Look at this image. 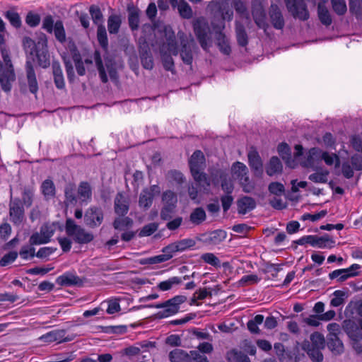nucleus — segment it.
I'll return each mask as SVG.
<instances>
[{
  "mask_svg": "<svg viewBox=\"0 0 362 362\" xmlns=\"http://www.w3.org/2000/svg\"><path fill=\"white\" fill-rule=\"evenodd\" d=\"M177 36L181 45V59L185 64L191 66L193 62L194 51L197 49L195 41L191 35H187L183 32H178Z\"/></svg>",
  "mask_w": 362,
  "mask_h": 362,
  "instance_id": "nucleus-5",
  "label": "nucleus"
},
{
  "mask_svg": "<svg viewBox=\"0 0 362 362\" xmlns=\"http://www.w3.org/2000/svg\"><path fill=\"white\" fill-rule=\"evenodd\" d=\"M170 362H192V354H188L182 349H175L170 352Z\"/></svg>",
  "mask_w": 362,
  "mask_h": 362,
  "instance_id": "nucleus-29",
  "label": "nucleus"
},
{
  "mask_svg": "<svg viewBox=\"0 0 362 362\" xmlns=\"http://www.w3.org/2000/svg\"><path fill=\"white\" fill-rule=\"evenodd\" d=\"M310 346L311 347H316L324 349L325 345V340L324 336L318 332H315L310 335Z\"/></svg>",
  "mask_w": 362,
  "mask_h": 362,
  "instance_id": "nucleus-55",
  "label": "nucleus"
},
{
  "mask_svg": "<svg viewBox=\"0 0 362 362\" xmlns=\"http://www.w3.org/2000/svg\"><path fill=\"white\" fill-rule=\"evenodd\" d=\"M78 198L81 202H88L91 199L92 189L88 182H80L78 187Z\"/></svg>",
  "mask_w": 362,
  "mask_h": 362,
  "instance_id": "nucleus-28",
  "label": "nucleus"
},
{
  "mask_svg": "<svg viewBox=\"0 0 362 362\" xmlns=\"http://www.w3.org/2000/svg\"><path fill=\"white\" fill-rule=\"evenodd\" d=\"M66 235L78 244H88L90 243L94 235L85 228L76 223L72 218H67L65 223Z\"/></svg>",
  "mask_w": 362,
  "mask_h": 362,
  "instance_id": "nucleus-3",
  "label": "nucleus"
},
{
  "mask_svg": "<svg viewBox=\"0 0 362 362\" xmlns=\"http://www.w3.org/2000/svg\"><path fill=\"white\" fill-rule=\"evenodd\" d=\"M56 283L62 286H78L83 284L79 276L72 272H65L58 276Z\"/></svg>",
  "mask_w": 362,
  "mask_h": 362,
  "instance_id": "nucleus-20",
  "label": "nucleus"
},
{
  "mask_svg": "<svg viewBox=\"0 0 362 362\" xmlns=\"http://www.w3.org/2000/svg\"><path fill=\"white\" fill-rule=\"evenodd\" d=\"M342 327L351 340L362 339V320L358 325L351 320H345Z\"/></svg>",
  "mask_w": 362,
  "mask_h": 362,
  "instance_id": "nucleus-15",
  "label": "nucleus"
},
{
  "mask_svg": "<svg viewBox=\"0 0 362 362\" xmlns=\"http://www.w3.org/2000/svg\"><path fill=\"white\" fill-rule=\"evenodd\" d=\"M97 39L102 48L107 50L108 47V39L106 28L104 25H99V26H98Z\"/></svg>",
  "mask_w": 362,
  "mask_h": 362,
  "instance_id": "nucleus-45",
  "label": "nucleus"
},
{
  "mask_svg": "<svg viewBox=\"0 0 362 362\" xmlns=\"http://www.w3.org/2000/svg\"><path fill=\"white\" fill-rule=\"evenodd\" d=\"M201 259L205 262L215 267H221V262L219 259L211 252L204 253L201 256Z\"/></svg>",
  "mask_w": 362,
  "mask_h": 362,
  "instance_id": "nucleus-59",
  "label": "nucleus"
},
{
  "mask_svg": "<svg viewBox=\"0 0 362 362\" xmlns=\"http://www.w3.org/2000/svg\"><path fill=\"white\" fill-rule=\"evenodd\" d=\"M11 221L16 226L22 223L24 218V208L19 198L11 199L9 204Z\"/></svg>",
  "mask_w": 362,
  "mask_h": 362,
  "instance_id": "nucleus-12",
  "label": "nucleus"
},
{
  "mask_svg": "<svg viewBox=\"0 0 362 362\" xmlns=\"http://www.w3.org/2000/svg\"><path fill=\"white\" fill-rule=\"evenodd\" d=\"M34 57L37 58L40 66L47 68L49 66L50 58L46 40H41L37 42V49L34 52Z\"/></svg>",
  "mask_w": 362,
  "mask_h": 362,
  "instance_id": "nucleus-14",
  "label": "nucleus"
},
{
  "mask_svg": "<svg viewBox=\"0 0 362 362\" xmlns=\"http://www.w3.org/2000/svg\"><path fill=\"white\" fill-rule=\"evenodd\" d=\"M282 164L276 156L271 158L269 163L266 167V173L269 176H273L277 173H280L282 171Z\"/></svg>",
  "mask_w": 362,
  "mask_h": 362,
  "instance_id": "nucleus-32",
  "label": "nucleus"
},
{
  "mask_svg": "<svg viewBox=\"0 0 362 362\" xmlns=\"http://www.w3.org/2000/svg\"><path fill=\"white\" fill-rule=\"evenodd\" d=\"M288 11L296 18L306 21L309 18V13L304 0H284Z\"/></svg>",
  "mask_w": 362,
  "mask_h": 362,
  "instance_id": "nucleus-10",
  "label": "nucleus"
},
{
  "mask_svg": "<svg viewBox=\"0 0 362 362\" xmlns=\"http://www.w3.org/2000/svg\"><path fill=\"white\" fill-rule=\"evenodd\" d=\"M129 16L128 21L129 27L132 30H136L139 26V13L140 11L137 8L128 7Z\"/></svg>",
  "mask_w": 362,
  "mask_h": 362,
  "instance_id": "nucleus-35",
  "label": "nucleus"
},
{
  "mask_svg": "<svg viewBox=\"0 0 362 362\" xmlns=\"http://www.w3.org/2000/svg\"><path fill=\"white\" fill-rule=\"evenodd\" d=\"M248 160L255 175L257 177L261 176L263 173V165L258 153L257 151H250L248 153Z\"/></svg>",
  "mask_w": 362,
  "mask_h": 362,
  "instance_id": "nucleus-21",
  "label": "nucleus"
},
{
  "mask_svg": "<svg viewBox=\"0 0 362 362\" xmlns=\"http://www.w3.org/2000/svg\"><path fill=\"white\" fill-rule=\"evenodd\" d=\"M166 42L160 47V52H167L175 56L177 55L179 50L177 48L175 33L173 31L165 33Z\"/></svg>",
  "mask_w": 362,
  "mask_h": 362,
  "instance_id": "nucleus-18",
  "label": "nucleus"
},
{
  "mask_svg": "<svg viewBox=\"0 0 362 362\" xmlns=\"http://www.w3.org/2000/svg\"><path fill=\"white\" fill-rule=\"evenodd\" d=\"M333 11L338 16H344L347 11L345 0H331Z\"/></svg>",
  "mask_w": 362,
  "mask_h": 362,
  "instance_id": "nucleus-57",
  "label": "nucleus"
},
{
  "mask_svg": "<svg viewBox=\"0 0 362 362\" xmlns=\"http://www.w3.org/2000/svg\"><path fill=\"white\" fill-rule=\"evenodd\" d=\"M161 200L163 207L160 214V218L163 221L170 220L171 219L177 206V194L171 190H166L163 192Z\"/></svg>",
  "mask_w": 362,
  "mask_h": 362,
  "instance_id": "nucleus-8",
  "label": "nucleus"
},
{
  "mask_svg": "<svg viewBox=\"0 0 362 362\" xmlns=\"http://www.w3.org/2000/svg\"><path fill=\"white\" fill-rule=\"evenodd\" d=\"M141 61L143 67L151 70L153 68V60L150 52L146 51L141 54Z\"/></svg>",
  "mask_w": 362,
  "mask_h": 362,
  "instance_id": "nucleus-63",
  "label": "nucleus"
},
{
  "mask_svg": "<svg viewBox=\"0 0 362 362\" xmlns=\"http://www.w3.org/2000/svg\"><path fill=\"white\" fill-rule=\"evenodd\" d=\"M204 243L209 245H216L223 242L227 237L225 230L218 229L204 235Z\"/></svg>",
  "mask_w": 362,
  "mask_h": 362,
  "instance_id": "nucleus-22",
  "label": "nucleus"
},
{
  "mask_svg": "<svg viewBox=\"0 0 362 362\" xmlns=\"http://www.w3.org/2000/svg\"><path fill=\"white\" fill-rule=\"evenodd\" d=\"M57 229L54 223H44L40 232L34 233L30 238L29 243L31 245L46 244L50 241Z\"/></svg>",
  "mask_w": 362,
  "mask_h": 362,
  "instance_id": "nucleus-9",
  "label": "nucleus"
},
{
  "mask_svg": "<svg viewBox=\"0 0 362 362\" xmlns=\"http://www.w3.org/2000/svg\"><path fill=\"white\" fill-rule=\"evenodd\" d=\"M217 45L220 51L224 54L228 55L231 52L228 37L221 31L216 33Z\"/></svg>",
  "mask_w": 362,
  "mask_h": 362,
  "instance_id": "nucleus-33",
  "label": "nucleus"
},
{
  "mask_svg": "<svg viewBox=\"0 0 362 362\" xmlns=\"http://www.w3.org/2000/svg\"><path fill=\"white\" fill-rule=\"evenodd\" d=\"M166 249L167 246L163 248V254L149 258L148 263L158 264L170 260L173 257V255L172 252H168Z\"/></svg>",
  "mask_w": 362,
  "mask_h": 362,
  "instance_id": "nucleus-53",
  "label": "nucleus"
},
{
  "mask_svg": "<svg viewBox=\"0 0 362 362\" xmlns=\"http://www.w3.org/2000/svg\"><path fill=\"white\" fill-rule=\"evenodd\" d=\"M34 188L30 186H25L22 190V200L23 206L30 207L33 204L34 197Z\"/></svg>",
  "mask_w": 362,
  "mask_h": 362,
  "instance_id": "nucleus-40",
  "label": "nucleus"
},
{
  "mask_svg": "<svg viewBox=\"0 0 362 362\" xmlns=\"http://www.w3.org/2000/svg\"><path fill=\"white\" fill-rule=\"evenodd\" d=\"M133 225V221L129 217H118L113 222V227L116 230H126Z\"/></svg>",
  "mask_w": 362,
  "mask_h": 362,
  "instance_id": "nucleus-41",
  "label": "nucleus"
},
{
  "mask_svg": "<svg viewBox=\"0 0 362 362\" xmlns=\"http://www.w3.org/2000/svg\"><path fill=\"white\" fill-rule=\"evenodd\" d=\"M172 54L167 52H160L161 60L163 66L166 71L172 73L175 72V64L173 59L171 57Z\"/></svg>",
  "mask_w": 362,
  "mask_h": 362,
  "instance_id": "nucleus-54",
  "label": "nucleus"
},
{
  "mask_svg": "<svg viewBox=\"0 0 362 362\" xmlns=\"http://www.w3.org/2000/svg\"><path fill=\"white\" fill-rule=\"evenodd\" d=\"M235 33L238 45L245 47L248 44V37L244 25L240 22H235Z\"/></svg>",
  "mask_w": 362,
  "mask_h": 362,
  "instance_id": "nucleus-34",
  "label": "nucleus"
},
{
  "mask_svg": "<svg viewBox=\"0 0 362 362\" xmlns=\"http://www.w3.org/2000/svg\"><path fill=\"white\" fill-rule=\"evenodd\" d=\"M231 170L233 176L239 180L240 185L245 192L250 193L255 189V185L250 180L247 175V168L244 163L240 162L233 163Z\"/></svg>",
  "mask_w": 362,
  "mask_h": 362,
  "instance_id": "nucleus-6",
  "label": "nucleus"
},
{
  "mask_svg": "<svg viewBox=\"0 0 362 362\" xmlns=\"http://www.w3.org/2000/svg\"><path fill=\"white\" fill-rule=\"evenodd\" d=\"M115 211L119 216H124L129 211V200L122 193H118L115 199Z\"/></svg>",
  "mask_w": 362,
  "mask_h": 362,
  "instance_id": "nucleus-23",
  "label": "nucleus"
},
{
  "mask_svg": "<svg viewBox=\"0 0 362 362\" xmlns=\"http://www.w3.org/2000/svg\"><path fill=\"white\" fill-rule=\"evenodd\" d=\"M40 16L38 13L29 11L25 17V23L32 28L36 27L40 24Z\"/></svg>",
  "mask_w": 362,
  "mask_h": 362,
  "instance_id": "nucleus-64",
  "label": "nucleus"
},
{
  "mask_svg": "<svg viewBox=\"0 0 362 362\" xmlns=\"http://www.w3.org/2000/svg\"><path fill=\"white\" fill-rule=\"evenodd\" d=\"M4 16L13 27L19 28L21 26V19L20 15L16 11L8 10L5 12Z\"/></svg>",
  "mask_w": 362,
  "mask_h": 362,
  "instance_id": "nucleus-46",
  "label": "nucleus"
},
{
  "mask_svg": "<svg viewBox=\"0 0 362 362\" xmlns=\"http://www.w3.org/2000/svg\"><path fill=\"white\" fill-rule=\"evenodd\" d=\"M193 30L201 47L208 51L211 46L210 28L206 19L199 17L193 21Z\"/></svg>",
  "mask_w": 362,
  "mask_h": 362,
  "instance_id": "nucleus-4",
  "label": "nucleus"
},
{
  "mask_svg": "<svg viewBox=\"0 0 362 362\" xmlns=\"http://www.w3.org/2000/svg\"><path fill=\"white\" fill-rule=\"evenodd\" d=\"M64 330H54L46 333L40 337V339L45 342H53L55 341H62L64 335Z\"/></svg>",
  "mask_w": 362,
  "mask_h": 362,
  "instance_id": "nucleus-44",
  "label": "nucleus"
},
{
  "mask_svg": "<svg viewBox=\"0 0 362 362\" xmlns=\"http://www.w3.org/2000/svg\"><path fill=\"white\" fill-rule=\"evenodd\" d=\"M186 300L187 297L185 296L177 295L163 303L151 304L144 307L157 309L163 308V310L158 312L156 314L158 318L162 319L177 314L180 309V305L186 302Z\"/></svg>",
  "mask_w": 362,
  "mask_h": 362,
  "instance_id": "nucleus-2",
  "label": "nucleus"
},
{
  "mask_svg": "<svg viewBox=\"0 0 362 362\" xmlns=\"http://www.w3.org/2000/svg\"><path fill=\"white\" fill-rule=\"evenodd\" d=\"M41 190L43 195L47 198L55 195V186L51 180L47 179L42 182Z\"/></svg>",
  "mask_w": 362,
  "mask_h": 362,
  "instance_id": "nucleus-50",
  "label": "nucleus"
},
{
  "mask_svg": "<svg viewBox=\"0 0 362 362\" xmlns=\"http://www.w3.org/2000/svg\"><path fill=\"white\" fill-rule=\"evenodd\" d=\"M212 183L216 186L218 185V177L221 181V188L226 194H231L233 189V184L230 179L227 178V175L222 170H216L215 173L211 174Z\"/></svg>",
  "mask_w": 362,
  "mask_h": 362,
  "instance_id": "nucleus-16",
  "label": "nucleus"
},
{
  "mask_svg": "<svg viewBox=\"0 0 362 362\" xmlns=\"http://www.w3.org/2000/svg\"><path fill=\"white\" fill-rule=\"evenodd\" d=\"M349 11L356 18L362 16V0H349Z\"/></svg>",
  "mask_w": 362,
  "mask_h": 362,
  "instance_id": "nucleus-58",
  "label": "nucleus"
},
{
  "mask_svg": "<svg viewBox=\"0 0 362 362\" xmlns=\"http://www.w3.org/2000/svg\"><path fill=\"white\" fill-rule=\"evenodd\" d=\"M153 201V197L151 194L148 192V191L145 190L144 189L141 191L139 199V206L141 208L146 210L151 207Z\"/></svg>",
  "mask_w": 362,
  "mask_h": 362,
  "instance_id": "nucleus-43",
  "label": "nucleus"
},
{
  "mask_svg": "<svg viewBox=\"0 0 362 362\" xmlns=\"http://www.w3.org/2000/svg\"><path fill=\"white\" fill-rule=\"evenodd\" d=\"M182 282V279L178 276H173L166 281H161L158 287L160 290L165 291L170 290L174 285H178Z\"/></svg>",
  "mask_w": 362,
  "mask_h": 362,
  "instance_id": "nucleus-51",
  "label": "nucleus"
},
{
  "mask_svg": "<svg viewBox=\"0 0 362 362\" xmlns=\"http://www.w3.org/2000/svg\"><path fill=\"white\" fill-rule=\"evenodd\" d=\"M256 206L255 199L250 197H244L238 201V211L240 214H245Z\"/></svg>",
  "mask_w": 362,
  "mask_h": 362,
  "instance_id": "nucleus-26",
  "label": "nucleus"
},
{
  "mask_svg": "<svg viewBox=\"0 0 362 362\" xmlns=\"http://www.w3.org/2000/svg\"><path fill=\"white\" fill-rule=\"evenodd\" d=\"M16 80V74L13 65L2 66L0 64V83L4 91L9 92L11 84Z\"/></svg>",
  "mask_w": 362,
  "mask_h": 362,
  "instance_id": "nucleus-13",
  "label": "nucleus"
},
{
  "mask_svg": "<svg viewBox=\"0 0 362 362\" xmlns=\"http://www.w3.org/2000/svg\"><path fill=\"white\" fill-rule=\"evenodd\" d=\"M89 12L93 23L97 25H103V15L100 8L95 5H92L89 8Z\"/></svg>",
  "mask_w": 362,
  "mask_h": 362,
  "instance_id": "nucleus-48",
  "label": "nucleus"
},
{
  "mask_svg": "<svg viewBox=\"0 0 362 362\" xmlns=\"http://www.w3.org/2000/svg\"><path fill=\"white\" fill-rule=\"evenodd\" d=\"M317 16L320 21L324 25L329 26L332 23L330 13L323 3H319L317 5Z\"/></svg>",
  "mask_w": 362,
  "mask_h": 362,
  "instance_id": "nucleus-30",
  "label": "nucleus"
},
{
  "mask_svg": "<svg viewBox=\"0 0 362 362\" xmlns=\"http://www.w3.org/2000/svg\"><path fill=\"white\" fill-rule=\"evenodd\" d=\"M206 218V212L202 207L194 209L189 216V221L194 225H200Z\"/></svg>",
  "mask_w": 362,
  "mask_h": 362,
  "instance_id": "nucleus-37",
  "label": "nucleus"
},
{
  "mask_svg": "<svg viewBox=\"0 0 362 362\" xmlns=\"http://www.w3.org/2000/svg\"><path fill=\"white\" fill-rule=\"evenodd\" d=\"M302 349L306 351L309 357L315 362H322L323 361V355L321 352L322 349L311 347L309 341L305 340L302 343Z\"/></svg>",
  "mask_w": 362,
  "mask_h": 362,
  "instance_id": "nucleus-24",
  "label": "nucleus"
},
{
  "mask_svg": "<svg viewBox=\"0 0 362 362\" xmlns=\"http://www.w3.org/2000/svg\"><path fill=\"white\" fill-rule=\"evenodd\" d=\"M158 228V224L157 223H151L145 225L139 231V237L150 236L155 233Z\"/></svg>",
  "mask_w": 362,
  "mask_h": 362,
  "instance_id": "nucleus-61",
  "label": "nucleus"
},
{
  "mask_svg": "<svg viewBox=\"0 0 362 362\" xmlns=\"http://www.w3.org/2000/svg\"><path fill=\"white\" fill-rule=\"evenodd\" d=\"M327 346L335 355L341 354L344 351V345L338 336L332 335V337H327Z\"/></svg>",
  "mask_w": 362,
  "mask_h": 362,
  "instance_id": "nucleus-31",
  "label": "nucleus"
},
{
  "mask_svg": "<svg viewBox=\"0 0 362 362\" xmlns=\"http://www.w3.org/2000/svg\"><path fill=\"white\" fill-rule=\"evenodd\" d=\"M121 25V19L117 15H112L107 20V28L110 34H117Z\"/></svg>",
  "mask_w": 362,
  "mask_h": 362,
  "instance_id": "nucleus-47",
  "label": "nucleus"
},
{
  "mask_svg": "<svg viewBox=\"0 0 362 362\" xmlns=\"http://www.w3.org/2000/svg\"><path fill=\"white\" fill-rule=\"evenodd\" d=\"M269 16L273 26L278 30L284 27V19L283 15L277 6H272L269 11Z\"/></svg>",
  "mask_w": 362,
  "mask_h": 362,
  "instance_id": "nucleus-25",
  "label": "nucleus"
},
{
  "mask_svg": "<svg viewBox=\"0 0 362 362\" xmlns=\"http://www.w3.org/2000/svg\"><path fill=\"white\" fill-rule=\"evenodd\" d=\"M226 358L229 362H250L246 354L235 349L229 351L227 353Z\"/></svg>",
  "mask_w": 362,
  "mask_h": 362,
  "instance_id": "nucleus-38",
  "label": "nucleus"
},
{
  "mask_svg": "<svg viewBox=\"0 0 362 362\" xmlns=\"http://www.w3.org/2000/svg\"><path fill=\"white\" fill-rule=\"evenodd\" d=\"M94 60L97 66L100 78L104 83L108 81L107 72L111 80L115 81L117 78V73L113 64L110 61H106L105 65H103L100 53L95 50L93 54Z\"/></svg>",
  "mask_w": 362,
  "mask_h": 362,
  "instance_id": "nucleus-7",
  "label": "nucleus"
},
{
  "mask_svg": "<svg viewBox=\"0 0 362 362\" xmlns=\"http://www.w3.org/2000/svg\"><path fill=\"white\" fill-rule=\"evenodd\" d=\"M252 16L256 25L262 29H266L267 27V24L266 22L265 14L264 11H260L259 12H253Z\"/></svg>",
  "mask_w": 362,
  "mask_h": 362,
  "instance_id": "nucleus-62",
  "label": "nucleus"
},
{
  "mask_svg": "<svg viewBox=\"0 0 362 362\" xmlns=\"http://www.w3.org/2000/svg\"><path fill=\"white\" fill-rule=\"evenodd\" d=\"M103 218V211L101 208L91 206L85 212L84 222L88 227L94 228L101 225Z\"/></svg>",
  "mask_w": 362,
  "mask_h": 362,
  "instance_id": "nucleus-11",
  "label": "nucleus"
},
{
  "mask_svg": "<svg viewBox=\"0 0 362 362\" xmlns=\"http://www.w3.org/2000/svg\"><path fill=\"white\" fill-rule=\"evenodd\" d=\"M177 8L181 18L184 19H190L192 18V8L186 0H180V4Z\"/></svg>",
  "mask_w": 362,
  "mask_h": 362,
  "instance_id": "nucleus-39",
  "label": "nucleus"
},
{
  "mask_svg": "<svg viewBox=\"0 0 362 362\" xmlns=\"http://www.w3.org/2000/svg\"><path fill=\"white\" fill-rule=\"evenodd\" d=\"M64 195L66 202L70 204H75L77 202V197L76 196V188L74 185L69 184L64 189Z\"/></svg>",
  "mask_w": 362,
  "mask_h": 362,
  "instance_id": "nucleus-52",
  "label": "nucleus"
},
{
  "mask_svg": "<svg viewBox=\"0 0 362 362\" xmlns=\"http://www.w3.org/2000/svg\"><path fill=\"white\" fill-rule=\"evenodd\" d=\"M204 163V156L199 150L195 151L189 160L190 171L193 178L200 187L207 190L211 185V180L206 173L201 172Z\"/></svg>",
  "mask_w": 362,
  "mask_h": 362,
  "instance_id": "nucleus-1",
  "label": "nucleus"
},
{
  "mask_svg": "<svg viewBox=\"0 0 362 362\" xmlns=\"http://www.w3.org/2000/svg\"><path fill=\"white\" fill-rule=\"evenodd\" d=\"M332 296L333 297L330 300V305L332 307H339L343 305L347 296L346 293L341 290L335 291Z\"/></svg>",
  "mask_w": 362,
  "mask_h": 362,
  "instance_id": "nucleus-49",
  "label": "nucleus"
},
{
  "mask_svg": "<svg viewBox=\"0 0 362 362\" xmlns=\"http://www.w3.org/2000/svg\"><path fill=\"white\" fill-rule=\"evenodd\" d=\"M334 241L330 239L328 235L316 237L315 247L320 248H331L334 246Z\"/></svg>",
  "mask_w": 362,
  "mask_h": 362,
  "instance_id": "nucleus-60",
  "label": "nucleus"
},
{
  "mask_svg": "<svg viewBox=\"0 0 362 362\" xmlns=\"http://www.w3.org/2000/svg\"><path fill=\"white\" fill-rule=\"evenodd\" d=\"M23 46L25 52L32 57V59L34 60V52L37 49V43L35 42L29 37H24L23 39Z\"/></svg>",
  "mask_w": 362,
  "mask_h": 362,
  "instance_id": "nucleus-56",
  "label": "nucleus"
},
{
  "mask_svg": "<svg viewBox=\"0 0 362 362\" xmlns=\"http://www.w3.org/2000/svg\"><path fill=\"white\" fill-rule=\"evenodd\" d=\"M56 40L63 44L66 42V32L63 22L61 20L57 21L54 23L53 32Z\"/></svg>",
  "mask_w": 362,
  "mask_h": 362,
  "instance_id": "nucleus-42",
  "label": "nucleus"
},
{
  "mask_svg": "<svg viewBox=\"0 0 362 362\" xmlns=\"http://www.w3.org/2000/svg\"><path fill=\"white\" fill-rule=\"evenodd\" d=\"M196 245V241L192 238H185L175 241L167 245V252H172L174 255L176 252H182L192 248Z\"/></svg>",
  "mask_w": 362,
  "mask_h": 362,
  "instance_id": "nucleus-17",
  "label": "nucleus"
},
{
  "mask_svg": "<svg viewBox=\"0 0 362 362\" xmlns=\"http://www.w3.org/2000/svg\"><path fill=\"white\" fill-rule=\"evenodd\" d=\"M52 71L54 76V82L58 89H64L65 87V82L63 76L62 70L58 64H52Z\"/></svg>",
  "mask_w": 362,
  "mask_h": 362,
  "instance_id": "nucleus-36",
  "label": "nucleus"
},
{
  "mask_svg": "<svg viewBox=\"0 0 362 362\" xmlns=\"http://www.w3.org/2000/svg\"><path fill=\"white\" fill-rule=\"evenodd\" d=\"M28 86L30 93L36 94L38 91V83L33 69V62L27 60L25 64Z\"/></svg>",
  "mask_w": 362,
  "mask_h": 362,
  "instance_id": "nucleus-19",
  "label": "nucleus"
},
{
  "mask_svg": "<svg viewBox=\"0 0 362 362\" xmlns=\"http://www.w3.org/2000/svg\"><path fill=\"white\" fill-rule=\"evenodd\" d=\"M313 169L316 170L315 173L309 175L308 179L315 183L325 184L328 181V176L329 175V170L322 168H314Z\"/></svg>",
  "mask_w": 362,
  "mask_h": 362,
  "instance_id": "nucleus-27",
  "label": "nucleus"
}]
</instances>
